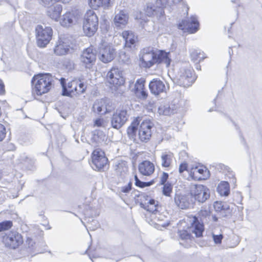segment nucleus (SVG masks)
<instances>
[{
	"mask_svg": "<svg viewBox=\"0 0 262 262\" xmlns=\"http://www.w3.org/2000/svg\"><path fill=\"white\" fill-rule=\"evenodd\" d=\"M162 185H163L162 190L163 194L165 196H169L172 191V185L169 182H167L166 184H163Z\"/></svg>",
	"mask_w": 262,
	"mask_h": 262,
	"instance_id": "nucleus-41",
	"label": "nucleus"
},
{
	"mask_svg": "<svg viewBox=\"0 0 262 262\" xmlns=\"http://www.w3.org/2000/svg\"><path fill=\"white\" fill-rule=\"evenodd\" d=\"M128 18L127 14L124 11H120L115 16L114 24L117 27L122 28L127 24Z\"/></svg>",
	"mask_w": 262,
	"mask_h": 262,
	"instance_id": "nucleus-28",
	"label": "nucleus"
},
{
	"mask_svg": "<svg viewBox=\"0 0 262 262\" xmlns=\"http://www.w3.org/2000/svg\"><path fill=\"white\" fill-rule=\"evenodd\" d=\"M193 71L191 68L181 69L178 78L179 84L184 87L190 86L195 80V77L194 76H193Z\"/></svg>",
	"mask_w": 262,
	"mask_h": 262,
	"instance_id": "nucleus-10",
	"label": "nucleus"
},
{
	"mask_svg": "<svg viewBox=\"0 0 262 262\" xmlns=\"http://www.w3.org/2000/svg\"><path fill=\"white\" fill-rule=\"evenodd\" d=\"M179 236L182 241H186L187 242H190L192 240V237L191 234L187 230H180L178 232Z\"/></svg>",
	"mask_w": 262,
	"mask_h": 262,
	"instance_id": "nucleus-36",
	"label": "nucleus"
},
{
	"mask_svg": "<svg viewBox=\"0 0 262 262\" xmlns=\"http://www.w3.org/2000/svg\"><path fill=\"white\" fill-rule=\"evenodd\" d=\"M59 42L54 49V53L57 55H63L67 53L70 49H73L75 45V40L71 36L63 37Z\"/></svg>",
	"mask_w": 262,
	"mask_h": 262,
	"instance_id": "nucleus-6",
	"label": "nucleus"
},
{
	"mask_svg": "<svg viewBox=\"0 0 262 262\" xmlns=\"http://www.w3.org/2000/svg\"><path fill=\"white\" fill-rule=\"evenodd\" d=\"M107 82L115 86L121 85L124 83L122 72L117 68H112L106 75Z\"/></svg>",
	"mask_w": 262,
	"mask_h": 262,
	"instance_id": "nucleus-12",
	"label": "nucleus"
},
{
	"mask_svg": "<svg viewBox=\"0 0 262 262\" xmlns=\"http://www.w3.org/2000/svg\"><path fill=\"white\" fill-rule=\"evenodd\" d=\"M180 244H181V245H184V243H182V242H180Z\"/></svg>",
	"mask_w": 262,
	"mask_h": 262,
	"instance_id": "nucleus-59",
	"label": "nucleus"
},
{
	"mask_svg": "<svg viewBox=\"0 0 262 262\" xmlns=\"http://www.w3.org/2000/svg\"><path fill=\"white\" fill-rule=\"evenodd\" d=\"M52 81L53 78L49 74L35 75L31 81L33 86V93L41 96L48 92L51 89Z\"/></svg>",
	"mask_w": 262,
	"mask_h": 262,
	"instance_id": "nucleus-1",
	"label": "nucleus"
},
{
	"mask_svg": "<svg viewBox=\"0 0 262 262\" xmlns=\"http://www.w3.org/2000/svg\"><path fill=\"white\" fill-rule=\"evenodd\" d=\"M92 167L99 171L104 170L107 166V159L105 157L104 152L99 149H95L92 153Z\"/></svg>",
	"mask_w": 262,
	"mask_h": 262,
	"instance_id": "nucleus-7",
	"label": "nucleus"
},
{
	"mask_svg": "<svg viewBox=\"0 0 262 262\" xmlns=\"http://www.w3.org/2000/svg\"><path fill=\"white\" fill-rule=\"evenodd\" d=\"M94 112L98 114L104 115L111 112L113 107L107 99L97 100L93 106Z\"/></svg>",
	"mask_w": 262,
	"mask_h": 262,
	"instance_id": "nucleus-19",
	"label": "nucleus"
},
{
	"mask_svg": "<svg viewBox=\"0 0 262 262\" xmlns=\"http://www.w3.org/2000/svg\"><path fill=\"white\" fill-rule=\"evenodd\" d=\"M5 92L4 84L3 81L0 80V95L3 94Z\"/></svg>",
	"mask_w": 262,
	"mask_h": 262,
	"instance_id": "nucleus-56",
	"label": "nucleus"
},
{
	"mask_svg": "<svg viewBox=\"0 0 262 262\" xmlns=\"http://www.w3.org/2000/svg\"><path fill=\"white\" fill-rule=\"evenodd\" d=\"M71 0H38L39 4L45 7H49L50 6L53 5L58 1L61 2L64 4H67Z\"/></svg>",
	"mask_w": 262,
	"mask_h": 262,
	"instance_id": "nucleus-38",
	"label": "nucleus"
},
{
	"mask_svg": "<svg viewBox=\"0 0 262 262\" xmlns=\"http://www.w3.org/2000/svg\"><path fill=\"white\" fill-rule=\"evenodd\" d=\"M212 219H213V220L214 221V222H217V217L215 216H212Z\"/></svg>",
	"mask_w": 262,
	"mask_h": 262,
	"instance_id": "nucleus-57",
	"label": "nucleus"
},
{
	"mask_svg": "<svg viewBox=\"0 0 262 262\" xmlns=\"http://www.w3.org/2000/svg\"><path fill=\"white\" fill-rule=\"evenodd\" d=\"M104 123V121L103 119L97 118L94 121V126L101 127L102 126Z\"/></svg>",
	"mask_w": 262,
	"mask_h": 262,
	"instance_id": "nucleus-52",
	"label": "nucleus"
},
{
	"mask_svg": "<svg viewBox=\"0 0 262 262\" xmlns=\"http://www.w3.org/2000/svg\"><path fill=\"white\" fill-rule=\"evenodd\" d=\"M138 170L142 175L149 176L155 171V165L149 161L145 160L139 164Z\"/></svg>",
	"mask_w": 262,
	"mask_h": 262,
	"instance_id": "nucleus-27",
	"label": "nucleus"
},
{
	"mask_svg": "<svg viewBox=\"0 0 262 262\" xmlns=\"http://www.w3.org/2000/svg\"><path fill=\"white\" fill-rule=\"evenodd\" d=\"M211 111H212V110H211V109H210V110H209V112H211Z\"/></svg>",
	"mask_w": 262,
	"mask_h": 262,
	"instance_id": "nucleus-62",
	"label": "nucleus"
},
{
	"mask_svg": "<svg viewBox=\"0 0 262 262\" xmlns=\"http://www.w3.org/2000/svg\"><path fill=\"white\" fill-rule=\"evenodd\" d=\"M151 217H152V219L159 222L165 221H167V217L165 215L160 213L159 211V209L157 211H156V212H155L154 213L151 214Z\"/></svg>",
	"mask_w": 262,
	"mask_h": 262,
	"instance_id": "nucleus-42",
	"label": "nucleus"
},
{
	"mask_svg": "<svg viewBox=\"0 0 262 262\" xmlns=\"http://www.w3.org/2000/svg\"><path fill=\"white\" fill-rule=\"evenodd\" d=\"M149 89L151 93L155 95H158L166 91L164 83L158 79H153L149 83Z\"/></svg>",
	"mask_w": 262,
	"mask_h": 262,
	"instance_id": "nucleus-24",
	"label": "nucleus"
},
{
	"mask_svg": "<svg viewBox=\"0 0 262 262\" xmlns=\"http://www.w3.org/2000/svg\"><path fill=\"white\" fill-rule=\"evenodd\" d=\"M27 244L29 248H33L34 246V245L35 244L34 242L33 241V239L31 238H27L26 241Z\"/></svg>",
	"mask_w": 262,
	"mask_h": 262,
	"instance_id": "nucleus-53",
	"label": "nucleus"
},
{
	"mask_svg": "<svg viewBox=\"0 0 262 262\" xmlns=\"http://www.w3.org/2000/svg\"><path fill=\"white\" fill-rule=\"evenodd\" d=\"M92 134V140L97 144L102 143L106 138L104 133L100 129H96Z\"/></svg>",
	"mask_w": 262,
	"mask_h": 262,
	"instance_id": "nucleus-33",
	"label": "nucleus"
},
{
	"mask_svg": "<svg viewBox=\"0 0 262 262\" xmlns=\"http://www.w3.org/2000/svg\"><path fill=\"white\" fill-rule=\"evenodd\" d=\"M96 59L95 51L91 48L84 50L80 56V61L87 69H91L94 65Z\"/></svg>",
	"mask_w": 262,
	"mask_h": 262,
	"instance_id": "nucleus-16",
	"label": "nucleus"
},
{
	"mask_svg": "<svg viewBox=\"0 0 262 262\" xmlns=\"http://www.w3.org/2000/svg\"><path fill=\"white\" fill-rule=\"evenodd\" d=\"M190 222L191 226L189 228V231L194 233L196 237H202L205 229L204 223L201 222L196 216H193Z\"/></svg>",
	"mask_w": 262,
	"mask_h": 262,
	"instance_id": "nucleus-21",
	"label": "nucleus"
},
{
	"mask_svg": "<svg viewBox=\"0 0 262 262\" xmlns=\"http://www.w3.org/2000/svg\"><path fill=\"white\" fill-rule=\"evenodd\" d=\"M132 188V182L129 181L126 185L119 187V189L121 192L127 193L131 190Z\"/></svg>",
	"mask_w": 262,
	"mask_h": 262,
	"instance_id": "nucleus-45",
	"label": "nucleus"
},
{
	"mask_svg": "<svg viewBox=\"0 0 262 262\" xmlns=\"http://www.w3.org/2000/svg\"><path fill=\"white\" fill-rule=\"evenodd\" d=\"M89 6L93 9H96L101 6L100 0H89Z\"/></svg>",
	"mask_w": 262,
	"mask_h": 262,
	"instance_id": "nucleus-47",
	"label": "nucleus"
},
{
	"mask_svg": "<svg viewBox=\"0 0 262 262\" xmlns=\"http://www.w3.org/2000/svg\"><path fill=\"white\" fill-rule=\"evenodd\" d=\"M217 191L222 196H227L230 192L229 183L225 181L221 182L217 186Z\"/></svg>",
	"mask_w": 262,
	"mask_h": 262,
	"instance_id": "nucleus-34",
	"label": "nucleus"
},
{
	"mask_svg": "<svg viewBox=\"0 0 262 262\" xmlns=\"http://www.w3.org/2000/svg\"><path fill=\"white\" fill-rule=\"evenodd\" d=\"M141 196L143 198V200L141 199L140 203V206L147 211L151 212V214L156 212L159 208L158 202H156L154 199H150L145 194H142Z\"/></svg>",
	"mask_w": 262,
	"mask_h": 262,
	"instance_id": "nucleus-18",
	"label": "nucleus"
},
{
	"mask_svg": "<svg viewBox=\"0 0 262 262\" xmlns=\"http://www.w3.org/2000/svg\"><path fill=\"white\" fill-rule=\"evenodd\" d=\"M3 242L6 247L14 250L23 244L24 239L20 233L15 230H11L3 236Z\"/></svg>",
	"mask_w": 262,
	"mask_h": 262,
	"instance_id": "nucleus-5",
	"label": "nucleus"
},
{
	"mask_svg": "<svg viewBox=\"0 0 262 262\" xmlns=\"http://www.w3.org/2000/svg\"><path fill=\"white\" fill-rule=\"evenodd\" d=\"M13 226V223L11 221H4L0 223V232L9 230Z\"/></svg>",
	"mask_w": 262,
	"mask_h": 262,
	"instance_id": "nucleus-43",
	"label": "nucleus"
},
{
	"mask_svg": "<svg viewBox=\"0 0 262 262\" xmlns=\"http://www.w3.org/2000/svg\"><path fill=\"white\" fill-rule=\"evenodd\" d=\"M135 185L140 188H143L144 182L141 181L137 177V175H135Z\"/></svg>",
	"mask_w": 262,
	"mask_h": 262,
	"instance_id": "nucleus-50",
	"label": "nucleus"
},
{
	"mask_svg": "<svg viewBox=\"0 0 262 262\" xmlns=\"http://www.w3.org/2000/svg\"><path fill=\"white\" fill-rule=\"evenodd\" d=\"M36 42L38 47L43 48L48 45L52 36V29L50 27L43 28L38 25L35 28Z\"/></svg>",
	"mask_w": 262,
	"mask_h": 262,
	"instance_id": "nucleus-4",
	"label": "nucleus"
},
{
	"mask_svg": "<svg viewBox=\"0 0 262 262\" xmlns=\"http://www.w3.org/2000/svg\"><path fill=\"white\" fill-rule=\"evenodd\" d=\"M155 183L154 180H152L150 181L145 182H144V186L143 188L150 186L151 185H153Z\"/></svg>",
	"mask_w": 262,
	"mask_h": 262,
	"instance_id": "nucleus-55",
	"label": "nucleus"
},
{
	"mask_svg": "<svg viewBox=\"0 0 262 262\" xmlns=\"http://www.w3.org/2000/svg\"><path fill=\"white\" fill-rule=\"evenodd\" d=\"M98 18L93 10H89L84 15L83 29L88 36H93L98 29Z\"/></svg>",
	"mask_w": 262,
	"mask_h": 262,
	"instance_id": "nucleus-3",
	"label": "nucleus"
},
{
	"mask_svg": "<svg viewBox=\"0 0 262 262\" xmlns=\"http://www.w3.org/2000/svg\"><path fill=\"white\" fill-rule=\"evenodd\" d=\"M76 84V95H80L85 92L86 86L79 79H75Z\"/></svg>",
	"mask_w": 262,
	"mask_h": 262,
	"instance_id": "nucleus-37",
	"label": "nucleus"
},
{
	"mask_svg": "<svg viewBox=\"0 0 262 262\" xmlns=\"http://www.w3.org/2000/svg\"><path fill=\"white\" fill-rule=\"evenodd\" d=\"M173 158V154L170 151H165L162 153L161 156V164L163 167L168 168L170 166Z\"/></svg>",
	"mask_w": 262,
	"mask_h": 262,
	"instance_id": "nucleus-30",
	"label": "nucleus"
},
{
	"mask_svg": "<svg viewBox=\"0 0 262 262\" xmlns=\"http://www.w3.org/2000/svg\"><path fill=\"white\" fill-rule=\"evenodd\" d=\"M138 121L136 119L131 124L127 129V133L129 135H134L137 130V126L139 124Z\"/></svg>",
	"mask_w": 262,
	"mask_h": 262,
	"instance_id": "nucleus-44",
	"label": "nucleus"
},
{
	"mask_svg": "<svg viewBox=\"0 0 262 262\" xmlns=\"http://www.w3.org/2000/svg\"><path fill=\"white\" fill-rule=\"evenodd\" d=\"M169 177V175L167 173L163 172L162 175L160 178V184H166Z\"/></svg>",
	"mask_w": 262,
	"mask_h": 262,
	"instance_id": "nucleus-49",
	"label": "nucleus"
},
{
	"mask_svg": "<svg viewBox=\"0 0 262 262\" xmlns=\"http://www.w3.org/2000/svg\"><path fill=\"white\" fill-rule=\"evenodd\" d=\"M199 217L201 222H207L210 217V212L208 210H201L199 212Z\"/></svg>",
	"mask_w": 262,
	"mask_h": 262,
	"instance_id": "nucleus-39",
	"label": "nucleus"
},
{
	"mask_svg": "<svg viewBox=\"0 0 262 262\" xmlns=\"http://www.w3.org/2000/svg\"><path fill=\"white\" fill-rule=\"evenodd\" d=\"M101 6L104 9L108 8L111 5V0H100Z\"/></svg>",
	"mask_w": 262,
	"mask_h": 262,
	"instance_id": "nucleus-51",
	"label": "nucleus"
},
{
	"mask_svg": "<svg viewBox=\"0 0 262 262\" xmlns=\"http://www.w3.org/2000/svg\"><path fill=\"white\" fill-rule=\"evenodd\" d=\"M60 83L62 86V95L66 96H72L76 95V84L75 80L68 83L67 86L66 79L63 78L60 79Z\"/></svg>",
	"mask_w": 262,
	"mask_h": 262,
	"instance_id": "nucleus-23",
	"label": "nucleus"
},
{
	"mask_svg": "<svg viewBox=\"0 0 262 262\" xmlns=\"http://www.w3.org/2000/svg\"><path fill=\"white\" fill-rule=\"evenodd\" d=\"M145 80L143 78L138 79L136 81L133 90L136 96L141 99H146L148 93L145 89Z\"/></svg>",
	"mask_w": 262,
	"mask_h": 262,
	"instance_id": "nucleus-20",
	"label": "nucleus"
},
{
	"mask_svg": "<svg viewBox=\"0 0 262 262\" xmlns=\"http://www.w3.org/2000/svg\"><path fill=\"white\" fill-rule=\"evenodd\" d=\"M190 176L194 180H206L210 176V172L205 167H195L192 168Z\"/></svg>",
	"mask_w": 262,
	"mask_h": 262,
	"instance_id": "nucleus-22",
	"label": "nucleus"
},
{
	"mask_svg": "<svg viewBox=\"0 0 262 262\" xmlns=\"http://www.w3.org/2000/svg\"><path fill=\"white\" fill-rule=\"evenodd\" d=\"M47 14L52 19L57 21L61 16L62 6L58 4L55 3L49 7H47Z\"/></svg>",
	"mask_w": 262,
	"mask_h": 262,
	"instance_id": "nucleus-26",
	"label": "nucleus"
},
{
	"mask_svg": "<svg viewBox=\"0 0 262 262\" xmlns=\"http://www.w3.org/2000/svg\"><path fill=\"white\" fill-rule=\"evenodd\" d=\"M212 238L213 242L215 244H220L222 243L223 238V235L222 234H215L214 233L212 234Z\"/></svg>",
	"mask_w": 262,
	"mask_h": 262,
	"instance_id": "nucleus-46",
	"label": "nucleus"
},
{
	"mask_svg": "<svg viewBox=\"0 0 262 262\" xmlns=\"http://www.w3.org/2000/svg\"><path fill=\"white\" fill-rule=\"evenodd\" d=\"M156 63H164L168 67L170 63L171 60L168 57V54L164 51H160L159 54L156 53Z\"/></svg>",
	"mask_w": 262,
	"mask_h": 262,
	"instance_id": "nucleus-32",
	"label": "nucleus"
},
{
	"mask_svg": "<svg viewBox=\"0 0 262 262\" xmlns=\"http://www.w3.org/2000/svg\"><path fill=\"white\" fill-rule=\"evenodd\" d=\"M190 193L195 200L200 203H204L210 197V190L203 185H195L191 187Z\"/></svg>",
	"mask_w": 262,
	"mask_h": 262,
	"instance_id": "nucleus-8",
	"label": "nucleus"
},
{
	"mask_svg": "<svg viewBox=\"0 0 262 262\" xmlns=\"http://www.w3.org/2000/svg\"><path fill=\"white\" fill-rule=\"evenodd\" d=\"M129 115L125 110H117L111 118V125L118 129L123 126L128 120Z\"/></svg>",
	"mask_w": 262,
	"mask_h": 262,
	"instance_id": "nucleus-11",
	"label": "nucleus"
},
{
	"mask_svg": "<svg viewBox=\"0 0 262 262\" xmlns=\"http://www.w3.org/2000/svg\"><path fill=\"white\" fill-rule=\"evenodd\" d=\"M152 128L153 124L149 121H144L141 123L138 131V136L141 141L147 142L150 139Z\"/></svg>",
	"mask_w": 262,
	"mask_h": 262,
	"instance_id": "nucleus-17",
	"label": "nucleus"
},
{
	"mask_svg": "<svg viewBox=\"0 0 262 262\" xmlns=\"http://www.w3.org/2000/svg\"><path fill=\"white\" fill-rule=\"evenodd\" d=\"M231 2H232V3H236V2H235V1L234 0H232V1H231Z\"/></svg>",
	"mask_w": 262,
	"mask_h": 262,
	"instance_id": "nucleus-60",
	"label": "nucleus"
},
{
	"mask_svg": "<svg viewBox=\"0 0 262 262\" xmlns=\"http://www.w3.org/2000/svg\"><path fill=\"white\" fill-rule=\"evenodd\" d=\"M190 53L191 58L194 62H200L205 58L200 50L192 49Z\"/></svg>",
	"mask_w": 262,
	"mask_h": 262,
	"instance_id": "nucleus-35",
	"label": "nucleus"
},
{
	"mask_svg": "<svg viewBox=\"0 0 262 262\" xmlns=\"http://www.w3.org/2000/svg\"><path fill=\"white\" fill-rule=\"evenodd\" d=\"M142 54L140 60L144 67L149 68L156 63V53L152 48L148 47L143 49Z\"/></svg>",
	"mask_w": 262,
	"mask_h": 262,
	"instance_id": "nucleus-13",
	"label": "nucleus"
},
{
	"mask_svg": "<svg viewBox=\"0 0 262 262\" xmlns=\"http://www.w3.org/2000/svg\"><path fill=\"white\" fill-rule=\"evenodd\" d=\"M167 3V0H157L156 5L151 3L147 4L145 9L146 14L162 23L165 18L163 8Z\"/></svg>",
	"mask_w": 262,
	"mask_h": 262,
	"instance_id": "nucleus-2",
	"label": "nucleus"
},
{
	"mask_svg": "<svg viewBox=\"0 0 262 262\" xmlns=\"http://www.w3.org/2000/svg\"><path fill=\"white\" fill-rule=\"evenodd\" d=\"M187 169V164L186 163H182L180 165L179 168V171L180 173L183 172Z\"/></svg>",
	"mask_w": 262,
	"mask_h": 262,
	"instance_id": "nucleus-54",
	"label": "nucleus"
},
{
	"mask_svg": "<svg viewBox=\"0 0 262 262\" xmlns=\"http://www.w3.org/2000/svg\"><path fill=\"white\" fill-rule=\"evenodd\" d=\"M229 53L230 55H231V52H230V51H229Z\"/></svg>",
	"mask_w": 262,
	"mask_h": 262,
	"instance_id": "nucleus-63",
	"label": "nucleus"
},
{
	"mask_svg": "<svg viewBox=\"0 0 262 262\" xmlns=\"http://www.w3.org/2000/svg\"><path fill=\"white\" fill-rule=\"evenodd\" d=\"M79 15L77 10L67 11L61 16L60 24L64 27H71L77 23Z\"/></svg>",
	"mask_w": 262,
	"mask_h": 262,
	"instance_id": "nucleus-14",
	"label": "nucleus"
},
{
	"mask_svg": "<svg viewBox=\"0 0 262 262\" xmlns=\"http://www.w3.org/2000/svg\"><path fill=\"white\" fill-rule=\"evenodd\" d=\"M178 28L182 30H187L191 33L196 32L199 28L198 17L195 15H193L187 20H182L179 24Z\"/></svg>",
	"mask_w": 262,
	"mask_h": 262,
	"instance_id": "nucleus-15",
	"label": "nucleus"
},
{
	"mask_svg": "<svg viewBox=\"0 0 262 262\" xmlns=\"http://www.w3.org/2000/svg\"><path fill=\"white\" fill-rule=\"evenodd\" d=\"M6 128L5 126L0 123V142L3 141L6 136Z\"/></svg>",
	"mask_w": 262,
	"mask_h": 262,
	"instance_id": "nucleus-48",
	"label": "nucleus"
},
{
	"mask_svg": "<svg viewBox=\"0 0 262 262\" xmlns=\"http://www.w3.org/2000/svg\"><path fill=\"white\" fill-rule=\"evenodd\" d=\"M233 123L235 125V126L236 127V125L235 124V122L233 121Z\"/></svg>",
	"mask_w": 262,
	"mask_h": 262,
	"instance_id": "nucleus-61",
	"label": "nucleus"
},
{
	"mask_svg": "<svg viewBox=\"0 0 262 262\" xmlns=\"http://www.w3.org/2000/svg\"><path fill=\"white\" fill-rule=\"evenodd\" d=\"M177 107L174 105L170 106L169 104H161L159 107L158 112L160 114L170 115L176 112Z\"/></svg>",
	"mask_w": 262,
	"mask_h": 262,
	"instance_id": "nucleus-31",
	"label": "nucleus"
},
{
	"mask_svg": "<svg viewBox=\"0 0 262 262\" xmlns=\"http://www.w3.org/2000/svg\"><path fill=\"white\" fill-rule=\"evenodd\" d=\"M115 55V50L107 42L102 43L99 48V58L104 63L112 61Z\"/></svg>",
	"mask_w": 262,
	"mask_h": 262,
	"instance_id": "nucleus-9",
	"label": "nucleus"
},
{
	"mask_svg": "<svg viewBox=\"0 0 262 262\" xmlns=\"http://www.w3.org/2000/svg\"><path fill=\"white\" fill-rule=\"evenodd\" d=\"M168 224L167 223H164L163 224H161V225L164 226H166V225H167Z\"/></svg>",
	"mask_w": 262,
	"mask_h": 262,
	"instance_id": "nucleus-58",
	"label": "nucleus"
},
{
	"mask_svg": "<svg viewBox=\"0 0 262 262\" xmlns=\"http://www.w3.org/2000/svg\"><path fill=\"white\" fill-rule=\"evenodd\" d=\"M122 36L125 41V47L132 48L135 45L136 37L132 31H124L122 32Z\"/></svg>",
	"mask_w": 262,
	"mask_h": 262,
	"instance_id": "nucleus-29",
	"label": "nucleus"
},
{
	"mask_svg": "<svg viewBox=\"0 0 262 262\" xmlns=\"http://www.w3.org/2000/svg\"><path fill=\"white\" fill-rule=\"evenodd\" d=\"M191 196L189 195L176 194L174 202L177 206L182 209L188 208L191 205Z\"/></svg>",
	"mask_w": 262,
	"mask_h": 262,
	"instance_id": "nucleus-25",
	"label": "nucleus"
},
{
	"mask_svg": "<svg viewBox=\"0 0 262 262\" xmlns=\"http://www.w3.org/2000/svg\"><path fill=\"white\" fill-rule=\"evenodd\" d=\"M214 208L216 211H221L223 210H229V206L226 203L216 202L214 204Z\"/></svg>",
	"mask_w": 262,
	"mask_h": 262,
	"instance_id": "nucleus-40",
	"label": "nucleus"
}]
</instances>
